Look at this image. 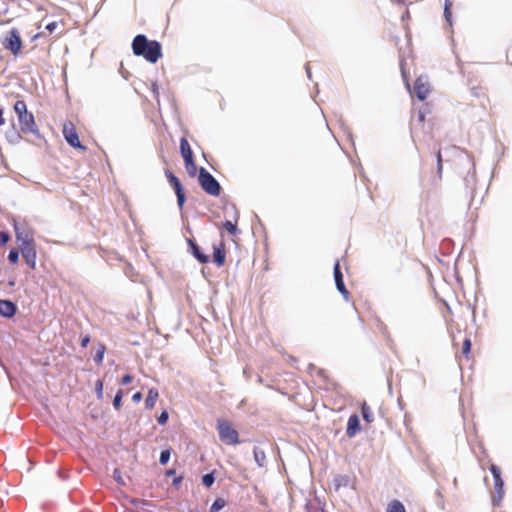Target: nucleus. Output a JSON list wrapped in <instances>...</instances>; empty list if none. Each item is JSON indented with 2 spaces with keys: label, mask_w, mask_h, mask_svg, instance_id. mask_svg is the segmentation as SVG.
<instances>
[{
  "label": "nucleus",
  "mask_w": 512,
  "mask_h": 512,
  "mask_svg": "<svg viewBox=\"0 0 512 512\" xmlns=\"http://www.w3.org/2000/svg\"><path fill=\"white\" fill-rule=\"evenodd\" d=\"M131 47L134 55L143 57L151 64H155L163 55L161 43L157 40H149L144 34L136 35Z\"/></svg>",
  "instance_id": "1"
},
{
  "label": "nucleus",
  "mask_w": 512,
  "mask_h": 512,
  "mask_svg": "<svg viewBox=\"0 0 512 512\" xmlns=\"http://www.w3.org/2000/svg\"><path fill=\"white\" fill-rule=\"evenodd\" d=\"M458 155V165L460 169L467 170V174L463 177L465 188L469 191L471 198L474 197V191L476 186V175H475V163L471 155L466 151L459 150L457 147H453Z\"/></svg>",
  "instance_id": "2"
},
{
  "label": "nucleus",
  "mask_w": 512,
  "mask_h": 512,
  "mask_svg": "<svg viewBox=\"0 0 512 512\" xmlns=\"http://www.w3.org/2000/svg\"><path fill=\"white\" fill-rule=\"evenodd\" d=\"M14 111L18 116L21 132L31 133L40 138L41 135L37 128L34 115L31 112H28L25 101L17 100L14 104Z\"/></svg>",
  "instance_id": "3"
},
{
  "label": "nucleus",
  "mask_w": 512,
  "mask_h": 512,
  "mask_svg": "<svg viewBox=\"0 0 512 512\" xmlns=\"http://www.w3.org/2000/svg\"><path fill=\"white\" fill-rule=\"evenodd\" d=\"M198 182L200 187L211 196H219L221 194V185L218 180L204 167L198 170Z\"/></svg>",
  "instance_id": "4"
},
{
  "label": "nucleus",
  "mask_w": 512,
  "mask_h": 512,
  "mask_svg": "<svg viewBox=\"0 0 512 512\" xmlns=\"http://www.w3.org/2000/svg\"><path fill=\"white\" fill-rule=\"evenodd\" d=\"M217 429L219 432V439L223 443L228 445H235L239 443V434L228 421L218 420Z\"/></svg>",
  "instance_id": "5"
},
{
  "label": "nucleus",
  "mask_w": 512,
  "mask_h": 512,
  "mask_svg": "<svg viewBox=\"0 0 512 512\" xmlns=\"http://www.w3.org/2000/svg\"><path fill=\"white\" fill-rule=\"evenodd\" d=\"M490 472L494 480V492L492 495L493 506H499L504 496V480L502 479L501 470L496 464L490 465Z\"/></svg>",
  "instance_id": "6"
},
{
  "label": "nucleus",
  "mask_w": 512,
  "mask_h": 512,
  "mask_svg": "<svg viewBox=\"0 0 512 512\" xmlns=\"http://www.w3.org/2000/svg\"><path fill=\"white\" fill-rule=\"evenodd\" d=\"M165 176L170 184V186L173 188L176 198H177V205L180 210L183 209L184 204L186 202V194L185 189L179 180L177 176H175L170 170H165Z\"/></svg>",
  "instance_id": "7"
},
{
  "label": "nucleus",
  "mask_w": 512,
  "mask_h": 512,
  "mask_svg": "<svg viewBox=\"0 0 512 512\" xmlns=\"http://www.w3.org/2000/svg\"><path fill=\"white\" fill-rule=\"evenodd\" d=\"M2 44L6 49L11 51L13 55L17 56L23 46L19 30L15 27L12 28L2 41Z\"/></svg>",
  "instance_id": "8"
},
{
  "label": "nucleus",
  "mask_w": 512,
  "mask_h": 512,
  "mask_svg": "<svg viewBox=\"0 0 512 512\" xmlns=\"http://www.w3.org/2000/svg\"><path fill=\"white\" fill-rule=\"evenodd\" d=\"M23 245H20V252L25 260V263L31 268H36V258H37V252H36V245L35 242H23Z\"/></svg>",
  "instance_id": "9"
},
{
  "label": "nucleus",
  "mask_w": 512,
  "mask_h": 512,
  "mask_svg": "<svg viewBox=\"0 0 512 512\" xmlns=\"http://www.w3.org/2000/svg\"><path fill=\"white\" fill-rule=\"evenodd\" d=\"M188 252L200 263L207 264L210 261V257L206 254L202 248L192 238H187Z\"/></svg>",
  "instance_id": "10"
},
{
  "label": "nucleus",
  "mask_w": 512,
  "mask_h": 512,
  "mask_svg": "<svg viewBox=\"0 0 512 512\" xmlns=\"http://www.w3.org/2000/svg\"><path fill=\"white\" fill-rule=\"evenodd\" d=\"M63 135H64L66 142L71 147L81 149V150L86 149V147L81 144V142L79 140L78 133L72 124H70V127L68 125H64Z\"/></svg>",
  "instance_id": "11"
},
{
  "label": "nucleus",
  "mask_w": 512,
  "mask_h": 512,
  "mask_svg": "<svg viewBox=\"0 0 512 512\" xmlns=\"http://www.w3.org/2000/svg\"><path fill=\"white\" fill-rule=\"evenodd\" d=\"M430 92L429 85L423 81L422 77H419L414 82L413 93L420 101H424Z\"/></svg>",
  "instance_id": "12"
},
{
  "label": "nucleus",
  "mask_w": 512,
  "mask_h": 512,
  "mask_svg": "<svg viewBox=\"0 0 512 512\" xmlns=\"http://www.w3.org/2000/svg\"><path fill=\"white\" fill-rule=\"evenodd\" d=\"M13 227L15 231L16 240L20 245H23V242H31L34 243V239L28 234L25 230L24 225L18 222L17 220L13 221Z\"/></svg>",
  "instance_id": "13"
},
{
  "label": "nucleus",
  "mask_w": 512,
  "mask_h": 512,
  "mask_svg": "<svg viewBox=\"0 0 512 512\" xmlns=\"http://www.w3.org/2000/svg\"><path fill=\"white\" fill-rule=\"evenodd\" d=\"M17 305L9 299H0V315L5 318H12L17 313Z\"/></svg>",
  "instance_id": "14"
},
{
  "label": "nucleus",
  "mask_w": 512,
  "mask_h": 512,
  "mask_svg": "<svg viewBox=\"0 0 512 512\" xmlns=\"http://www.w3.org/2000/svg\"><path fill=\"white\" fill-rule=\"evenodd\" d=\"M361 430L360 419L357 414H352L348 418L347 427H346V435L349 438L354 437Z\"/></svg>",
  "instance_id": "15"
},
{
  "label": "nucleus",
  "mask_w": 512,
  "mask_h": 512,
  "mask_svg": "<svg viewBox=\"0 0 512 512\" xmlns=\"http://www.w3.org/2000/svg\"><path fill=\"white\" fill-rule=\"evenodd\" d=\"M226 261V252L224 246L221 244L219 246L213 245V262L217 267H222Z\"/></svg>",
  "instance_id": "16"
},
{
  "label": "nucleus",
  "mask_w": 512,
  "mask_h": 512,
  "mask_svg": "<svg viewBox=\"0 0 512 512\" xmlns=\"http://www.w3.org/2000/svg\"><path fill=\"white\" fill-rule=\"evenodd\" d=\"M376 327L378 328L380 333L384 336L388 347L390 349H393L394 341H393V339L391 337V334L389 332V329H388L387 325L381 319L378 318L376 320Z\"/></svg>",
  "instance_id": "17"
},
{
  "label": "nucleus",
  "mask_w": 512,
  "mask_h": 512,
  "mask_svg": "<svg viewBox=\"0 0 512 512\" xmlns=\"http://www.w3.org/2000/svg\"><path fill=\"white\" fill-rule=\"evenodd\" d=\"M5 137L10 144H18L22 139L20 132L16 129L15 124L6 131Z\"/></svg>",
  "instance_id": "18"
},
{
  "label": "nucleus",
  "mask_w": 512,
  "mask_h": 512,
  "mask_svg": "<svg viewBox=\"0 0 512 512\" xmlns=\"http://www.w3.org/2000/svg\"><path fill=\"white\" fill-rule=\"evenodd\" d=\"M436 159H437V172H436V175L432 179V185L434 187H437L439 182L442 179L443 160H442L441 150H438V152L436 154Z\"/></svg>",
  "instance_id": "19"
},
{
  "label": "nucleus",
  "mask_w": 512,
  "mask_h": 512,
  "mask_svg": "<svg viewBox=\"0 0 512 512\" xmlns=\"http://www.w3.org/2000/svg\"><path fill=\"white\" fill-rule=\"evenodd\" d=\"M180 153L184 161L194 157L190 144L185 137L180 139Z\"/></svg>",
  "instance_id": "20"
},
{
  "label": "nucleus",
  "mask_w": 512,
  "mask_h": 512,
  "mask_svg": "<svg viewBox=\"0 0 512 512\" xmlns=\"http://www.w3.org/2000/svg\"><path fill=\"white\" fill-rule=\"evenodd\" d=\"M333 276H334L336 288L345 286L344 276L341 271L340 263L338 260L335 262L334 267H333Z\"/></svg>",
  "instance_id": "21"
},
{
  "label": "nucleus",
  "mask_w": 512,
  "mask_h": 512,
  "mask_svg": "<svg viewBox=\"0 0 512 512\" xmlns=\"http://www.w3.org/2000/svg\"><path fill=\"white\" fill-rule=\"evenodd\" d=\"M159 397V392L156 388H150L145 399V408L150 410L155 406Z\"/></svg>",
  "instance_id": "22"
},
{
  "label": "nucleus",
  "mask_w": 512,
  "mask_h": 512,
  "mask_svg": "<svg viewBox=\"0 0 512 512\" xmlns=\"http://www.w3.org/2000/svg\"><path fill=\"white\" fill-rule=\"evenodd\" d=\"M253 456L256 464L259 467H265L266 466V454L263 449L260 447L255 446L253 449Z\"/></svg>",
  "instance_id": "23"
},
{
  "label": "nucleus",
  "mask_w": 512,
  "mask_h": 512,
  "mask_svg": "<svg viewBox=\"0 0 512 512\" xmlns=\"http://www.w3.org/2000/svg\"><path fill=\"white\" fill-rule=\"evenodd\" d=\"M360 409L363 420L367 423H372L374 420V416L368 404L366 402H363Z\"/></svg>",
  "instance_id": "24"
},
{
  "label": "nucleus",
  "mask_w": 512,
  "mask_h": 512,
  "mask_svg": "<svg viewBox=\"0 0 512 512\" xmlns=\"http://www.w3.org/2000/svg\"><path fill=\"white\" fill-rule=\"evenodd\" d=\"M387 512H406V509L401 501L395 499L388 504Z\"/></svg>",
  "instance_id": "25"
},
{
  "label": "nucleus",
  "mask_w": 512,
  "mask_h": 512,
  "mask_svg": "<svg viewBox=\"0 0 512 512\" xmlns=\"http://www.w3.org/2000/svg\"><path fill=\"white\" fill-rule=\"evenodd\" d=\"M184 163H185V166H186L189 176L194 177L197 172V166L195 164L194 157L191 159L185 160Z\"/></svg>",
  "instance_id": "26"
},
{
  "label": "nucleus",
  "mask_w": 512,
  "mask_h": 512,
  "mask_svg": "<svg viewBox=\"0 0 512 512\" xmlns=\"http://www.w3.org/2000/svg\"><path fill=\"white\" fill-rule=\"evenodd\" d=\"M105 350H106L105 345L100 344V345L98 346V349H97V351H96V353H95V355H94V357H93V360H94V362H95L96 364H98V365H99V364H102L103 359H104Z\"/></svg>",
  "instance_id": "27"
},
{
  "label": "nucleus",
  "mask_w": 512,
  "mask_h": 512,
  "mask_svg": "<svg viewBox=\"0 0 512 512\" xmlns=\"http://www.w3.org/2000/svg\"><path fill=\"white\" fill-rule=\"evenodd\" d=\"M336 488H339L341 486L347 487L350 484V478L347 475H338L334 479Z\"/></svg>",
  "instance_id": "28"
},
{
  "label": "nucleus",
  "mask_w": 512,
  "mask_h": 512,
  "mask_svg": "<svg viewBox=\"0 0 512 512\" xmlns=\"http://www.w3.org/2000/svg\"><path fill=\"white\" fill-rule=\"evenodd\" d=\"M215 482V474L214 472H209V473H206L202 476V484L207 487V488H210Z\"/></svg>",
  "instance_id": "29"
},
{
  "label": "nucleus",
  "mask_w": 512,
  "mask_h": 512,
  "mask_svg": "<svg viewBox=\"0 0 512 512\" xmlns=\"http://www.w3.org/2000/svg\"><path fill=\"white\" fill-rule=\"evenodd\" d=\"M226 505V502L223 498H216L212 505L210 506V512H219Z\"/></svg>",
  "instance_id": "30"
},
{
  "label": "nucleus",
  "mask_w": 512,
  "mask_h": 512,
  "mask_svg": "<svg viewBox=\"0 0 512 512\" xmlns=\"http://www.w3.org/2000/svg\"><path fill=\"white\" fill-rule=\"evenodd\" d=\"M170 457H171V449L170 448L163 449L159 456V463L161 465H166L169 462Z\"/></svg>",
  "instance_id": "31"
},
{
  "label": "nucleus",
  "mask_w": 512,
  "mask_h": 512,
  "mask_svg": "<svg viewBox=\"0 0 512 512\" xmlns=\"http://www.w3.org/2000/svg\"><path fill=\"white\" fill-rule=\"evenodd\" d=\"M122 398H123V391L118 390L113 398V407L116 410H119L122 406Z\"/></svg>",
  "instance_id": "32"
},
{
  "label": "nucleus",
  "mask_w": 512,
  "mask_h": 512,
  "mask_svg": "<svg viewBox=\"0 0 512 512\" xmlns=\"http://www.w3.org/2000/svg\"><path fill=\"white\" fill-rule=\"evenodd\" d=\"M451 2L449 0H445V6H444V17L445 20L452 25V14H451Z\"/></svg>",
  "instance_id": "33"
},
{
  "label": "nucleus",
  "mask_w": 512,
  "mask_h": 512,
  "mask_svg": "<svg viewBox=\"0 0 512 512\" xmlns=\"http://www.w3.org/2000/svg\"><path fill=\"white\" fill-rule=\"evenodd\" d=\"M222 227L226 229L230 234L235 235L238 232L237 225L235 223H232L230 220H226Z\"/></svg>",
  "instance_id": "34"
},
{
  "label": "nucleus",
  "mask_w": 512,
  "mask_h": 512,
  "mask_svg": "<svg viewBox=\"0 0 512 512\" xmlns=\"http://www.w3.org/2000/svg\"><path fill=\"white\" fill-rule=\"evenodd\" d=\"M8 261L11 264H16L19 261V251L16 248H13L8 253Z\"/></svg>",
  "instance_id": "35"
},
{
  "label": "nucleus",
  "mask_w": 512,
  "mask_h": 512,
  "mask_svg": "<svg viewBox=\"0 0 512 512\" xmlns=\"http://www.w3.org/2000/svg\"><path fill=\"white\" fill-rule=\"evenodd\" d=\"M471 339L469 337H466L462 344V353L468 358L470 351H471Z\"/></svg>",
  "instance_id": "36"
},
{
  "label": "nucleus",
  "mask_w": 512,
  "mask_h": 512,
  "mask_svg": "<svg viewBox=\"0 0 512 512\" xmlns=\"http://www.w3.org/2000/svg\"><path fill=\"white\" fill-rule=\"evenodd\" d=\"M169 420V414L166 410H163L160 415L157 417V422L159 425L164 426L167 424Z\"/></svg>",
  "instance_id": "37"
},
{
  "label": "nucleus",
  "mask_w": 512,
  "mask_h": 512,
  "mask_svg": "<svg viewBox=\"0 0 512 512\" xmlns=\"http://www.w3.org/2000/svg\"><path fill=\"white\" fill-rule=\"evenodd\" d=\"M10 238L11 236L8 231H0V246L6 245L9 242Z\"/></svg>",
  "instance_id": "38"
},
{
  "label": "nucleus",
  "mask_w": 512,
  "mask_h": 512,
  "mask_svg": "<svg viewBox=\"0 0 512 512\" xmlns=\"http://www.w3.org/2000/svg\"><path fill=\"white\" fill-rule=\"evenodd\" d=\"M95 391L97 394V398L101 399L103 396V382L102 380H97L95 383Z\"/></svg>",
  "instance_id": "39"
},
{
  "label": "nucleus",
  "mask_w": 512,
  "mask_h": 512,
  "mask_svg": "<svg viewBox=\"0 0 512 512\" xmlns=\"http://www.w3.org/2000/svg\"><path fill=\"white\" fill-rule=\"evenodd\" d=\"M314 370H317V374H318L320 377H325V372H324V370H322V369H317V367H316L314 364L310 363V364L308 365V371H309V372H312V371H314Z\"/></svg>",
  "instance_id": "40"
},
{
  "label": "nucleus",
  "mask_w": 512,
  "mask_h": 512,
  "mask_svg": "<svg viewBox=\"0 0 512 512\" xmlns=\"http://www.w3.org/2000/svg\"><path fill=\"white\" fill-rule=\"evenodd\" d=\"M184 477L182 475L175 476L172 481V486L178 489L183 481Z\"/></svg>",
  "instance_id": "41"
},
{
  "label": "nucleus",
  "mask_w": 512,
  "mask_h": 512,
  "mask_svg": "<svg viewBox=\"0 0 512 512\" xmlns=\"http://www.w3.org/2000/svg\"><path fill=\"white\" fill-rule=\"evenodd\" d=\"M133 381V376L130 375V374H125L122 378H121V384L122 385H128L130 384L131 382Z\"/></svg>",
  "instance_id": "42"
},
{
  "label": "nucleus",
  "mask_w": 512,
  "mask_h": 512,
  "mask_svg": "<svg viewBox=\"0 0 512 512\" xmlns=\"http://www.w3.org/2000/svg\"><path fill=\"white\" fill-rule=\"evenodd\" d=\"M337 290L342 294V296L344 297V299H345L346 301H348V300H349V295H350V293H349V291L347 290L346 285H345V286H342V287H340V288H337Z\"/></svg>",
  "instance_id": "43"
},
{
  "label": "nucleus",
  "mask_w": 512,
  "mask_h": 512,
  "mask_svg": "<svg viewBox=\"0 0 512 512\" xmlns=\"http://www.w3.org/2000/svg\"><path fill=\"white\" fill-rule=\"evenodd\" d=\"M113 477L117 483L122 484V485L124 484V481H123L120 471L118 469L114 470Z\"/></svg>",
  "instance_id": "44"
},
{
  "label": "nucleus",
  "mask_w": 512,
  "mask_h": 512,
  "mask_svg": "<svg viewBox=\"0 0 512 512\" xmlns=\"http://www.w3.org/2000/svg\"><path fill=\"white\" fill-rule=\"evenodd\" d=\"M151 92H152L153 96L157 99V101L159 102V91H158V85L156 82H154L152 84Z\"/></svg>",
  "instance_id": "45"
},
{
  "label": "nucleus",
  "mask_w": 512,
  "mask_h": 512,
  "mask_svg": "<svg viewBox=\"0 0 512 512\" xmlns=\"http://www.w3.org/2000/svg\"><path fill=\"white\" fill-rule=\"evenodd\" d=\"M90 343V336L89 335H85V336H82L81 337V341H80V344L83 348H86Z\"/></svg>",
  "instance_id": "46"
},
{
  "label": "nucleus",
  "mask_w": 512,
  "mask_h": 512,
  "mask_svg": "<svg viewBox=\"0 0 512 512\" xmlns=\"http://www.w3.org/2000/svg\"><path fill=\"white\" fill-rule=\"evenodd\" d=\"M142 400V393L141 392H136L133 394L132 396V401L135 402V403H138Z\"/></svg>",
  "instance_id": "47"
},
{
  "label": "nucleus",
  "mask_w": 512,
  "mask_h": 512,
  "mask_svg": "<svg viewBox=\"0 0 512 512\" xmlns=\"http://www.w3.org/2000/svg\"><path fill=\"white\" fill-rule=\"evenodd\" d=\"M57 28L56 22H50L46 25V30H48L50 33H52Z\"/></svg>",
  "instance_id": "48"
},
{
  "label": "nucleus",
  "mask_w": 512,
  "mask_h": 512,
  "mask_svg": "<svg viewBox=\"0 0 512 512\" xmlns=\"http://www.w3.org/2000/svg\"><path fill=\"white\" fill-rule=\"evenodd\" d=\"M426 109H420L418 112V120L423 122L425 120Z\"/></svg>",
  "instance_id": "49"
},
{
  "label": "nucleus",
  "mask_w": 512,
  "mask_h": 512,
  "mask_svg": "<svg viewBox=\"0 0 512 512\" xmlns=\"http://www.w3.org/2000/svg\"><path fill=\"white\" fill-rule=\"evenodd\" d=\"M176 475V470L171 468V469H168L165 471V476L166 477H171V476H174L175 477Z\"/></svg>",
  "instance_id": "50"
},
{
  "label": "nucleus",
  "mask_w": 512,
  "mask_h": 512,
  "mask_svg": "<svg viewBox=\"0 0 512 512\" xmlns=\"http://www.w3.org/2000/svg\"><path fill=\"white\" fill-rule=\"evenodd\" d=\"M401 72H402V76H403V78H404V80H405V82H406V86H407V88L410 90V85H409V83H408V81H407L406 73H405V70H404V68H403V63H402V62H401Z\"/></svg>",
  "instance_id": "51"
},
{
  "label": "nucleus",
  "mask_w": 512,
  "mask_h": 512,
  "mask_svg": "<svg viewBox=\"0 0 512 512\" xmlns=\"http://www.w3.org/2000/svg\"><path fill=\"white\" fill-rule=\"evenodd\" d=\"M410 18V12L408 9L405 10V12L403 13L402 17H401V20L403 22H405L406 20H408Z\"/></svg>",
  "instance_id": "52"
},
{
  "label": "nucleus",
  "mask_w": 512,
  "mask_h": 512,
  "mask_svg": "<svg viewBox=\"0 0 512 512\" xmlns=\"http://www.w3.org/2000/svg\"><path fill=\"white\" fill-rule=\"evenodd\" d=\"M305 70H306V73H307V77H308L309 79H311V78H312V74H311V70H310L309 63H307V64L305 65Z\"/></svg>",
  "instance_id": "53"
},
{
  "label": "nucleus",
  "mask_w": 512,
  "mask_h": 512,
  "mask_svg": "<svg viewBox=\"0 0 512 512\" xmlns=\"http://www.w3.org/2000/svg\"><path fill=\"white\" fill-rule=\"evenodd\" d=\"M4 124L3 110L0 108V126Z\"/></svg>",
  "instance_id": "54"
},
{
  "label": "nucleus",
  "mask_w": 512,
  "mask_h": 512,
  "mask_svg": "<svg viewBox=\"0 0 512 512\" xmlns=\"http://www.w3.org/2000/svg\"><path fill=\"white\" fill-rule=\"evenodd\" d=\"M393 2H396L398 4H404L405 0H392Z\"/></svg>",
  "instance_id": "55"
},
{
  "label": "nucleus",
  "mask_w": 512,
  "mask_h": 512,
  "mask_svg": "<svg viewBox=\"0 0 512 512\" xmlns=\"http://www.w3.org/2000/svg\"><path fill=\"white\" fill-rule=\"evenodd\" d=\"M398 404H399L400 409L403 410L402 402L400 400H398Z\"/></svg>",
  "instance_id": "56"
}]
</instances>
